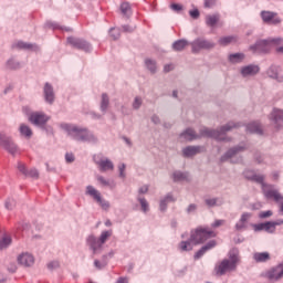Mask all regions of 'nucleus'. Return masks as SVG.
Wrapping results in <instances>:
<instances>
[{
	"instance_id": "obj_59",
	"label": "nucleus",
	"mask_w": 283,
	"mask_h": 283,
	"mask_svg": "<svg viewBox=\"0 0 283 283\" xmlns=\"http://www.w3.org/2000/svg\"><path fill=\"white\" fill-rule=\"evenodd\" d=\"M148 191V186H144L139 188L140 193H146Z\"/></svg>"
},
{
	"instance_id": "obj_4",
	"label": "nucleus",
	"mask_w": 283,
	"mask_h": 283,
	"mask_svg": "<svg viewBox=\"0 0 283 283\" xmlns=\"http://www.w3.org/2000/svg\"><path fill=\"white\" fill-rule=\"evenodd\" d=\"M247 178H250V179L261 184L262 185L263 195L268 199H273L275 202H281L283 200V196L276 189L268 188V186L264 184V176H262V175H254L252 177L247 176Z\"/></svg>"
},
{
	"instance_id": "obj_56",
	"label": "nucleus",
	"mask_w": 283,
	"mask_h": 283,
	"mask_svg": "<svg viewBox=\"0 0 283 283\" xmlns=\"http://www.w3.org/2000/svg\"><path fill=\"white\" fill-rule=\"evenodd\" d=\"M66 160L69 163H73L74 161V155L73 154H66Z\"/></svg>"
},
{
	"instance_id": "obj_49",
	"label": "nucleus",
	"mask_w": 283,
	"mask_h": 283,
	"mask_svg": "<svg viewBox=\"0 0 283 283\" xmlns=\"http://www.w3.org/2000/svg\"><path fill=\"white\" fill-rule=\"evenodd\" d=\"M49 269H59L60 263L57 261H53L51 263H49Z\"/></svg>"
},
{
	"instance_id": "obj_20",
	"label": "nucleus",
	"mask_w": 283,
	"mask_h": 283,
	"mask_svg": "<svg viewBox=\"0 0 283 283\" xmlns=\"http://www.w3.org/2000/svg\"><path fill=\"white\" fill-rule=\"evenodd\" d=\"M253 260L256 263L269 262L271 254L269 252H255L253 253Z\"/></svg>"
},
{
	"instance_id": "obj_6",
	"label": "nucleus",
	"mask_w": 283,
	"mask_h": 283,
	"mask_svg": "<svg viewBox=\"0 0 283 283\" xmlns=\"http://www.w3.org/2000/svg\"><path fill=\"white\" fill-rule=\"evenodd\" d=\"M233 127H237L233 123H229L227 126H224L220 132L219 130H210V129H203L201 133L202 136L212 137L214 139H223V134L226 132L231 130Z\"/></svg>"
},
{
	"instance_id": "obj_1",
	"label": "nucleus",
	"mask_w": 283,
	"mask_h": 283,
	"mask_svg": "<svg viewBox=\"0 0 283 283\" xmlns=\"http://www.w3.org/2000/svg\"><path fill=\"white\" fill-rule=\"evenodd\" d=\"M217 233L208 228L199 227L195 231L191 232L189 241H181L179 243V250L181 251H192V244H202L209 238L216 237Z\"/></svg>"
},
{
	"instance_id": "obj_14",
	"label": "nucleus",
	"mask_w": 283,
	"mask_h": 283,
	"mask_svg": "<svg viewBox=\"0 0 283 283\" xmlns=\"http://www.w3.org/2000/svg\"><path fill=\"white\" fill-rule=\"evenodd\" d=\"M18 261L22 266H33L35 260L32 254L23 253L18 258Z\"/></svg>"
},
{
	"instance_id": "obj_22",
	"label": "nucleus",
	"mask_w": 283,
	"mask_h": 283,
	"mask_svg": "<svg viewBox=\"0 0 283 283\" xmlns=\"http://www.w3.org/2000/svg\"><path fill=\"white\" fill-rule=\"evenodd\" d=\"M205 22L209 28H214L220 22V14H208Z\"/></svg>"
},
{
	"instance_id": "obj_35",
	"label": "nucleus",
	"mask_w": 283,
	"mask_h": 283,
	"mask_svg": "<svg viewBox=\"0 0 283 283\" xmlns=\"http://www.w3.org/2000/svg\"><path fill=\"white\" fill-rule=\"evenodd\" d=\"M108 105H109L108 96L106 94H102V105H101L102 111L105 112L107 109Z\"/></svg>"
},
{
	"instance_id": "obj_23",
	"label": "nucleus",
	"mask_w": 283,
	"mask_h": 283,
	"mask_svg": "<svg viewBox=\"0 0 283 283\" xmlns=\"http://www.w3.org/2000/svg\"><path fill=\"white\" fill-rule=\"evenodd\" d=\"M179 138L180 142H190L198 138V135H196V133L192 129H187L186 132L180 134Z\"/></svg>"
},
{
	"instance_id": "obj_34",
	"label": "nucleus",
	"mask_w": 283,
	"mask_h": 283,
	"mask_svg": "<svg viewBox=\"0 0 283 283\" xmlns=\"http://www.w3.org/2000/svg\"><path fill=\"white\" fill-rule=\"evenodd\" d=\"M112 234H113L112 230L102 232V235H99V241L102 242V244H105V242H107V239L112 237Z\"/></svg>"
},
{
	"instance_id": "obj_54",
	"label": "nucleus",
	"mask_w": 283,
	"mask_h": 283,
	"mask_svg": "<svg viewBox=\"0 0 283 283\" xmlns=\"http://www.w3.org/2000/svg\"><path fill=\"white\" fill-rule=\"evenodd\" d=\"M174 70V65L172 64H169V65H165L164 66V72H166V73H168V72H170V71H172Z\"/></svg>"
},
{
	"instance_id": "obj_15",
	"label": "nucleus",
	"mask_w": 283,
	"mask_h": 283,
	"mask_svg": "<svg viewBox=\"0 0 283 283\" xmlns=\"http://www.w3.org/2000/svg\"><path fill=\"white\" fill-rule=\"evenodd\" d=\"M214 247H217V242L214 240L209 241L206 245L196 252L195 260H199V258H202L207 251H211V249H214Z\"/></svg>"
},
{
	"instance_id": "obj_32",
	"label": "nucleus",
	"mask_w": 283,
	"mask_h": 283,
	"mask_svg": "<svg viewBox=\"0 0 283 283\" xmlns=\"http://www.w3.org/2000/svg\"><path fill=\"white\" fill-rule=\"evenodd\" d=\"M264 230L266 232L273 233L276 230V222L275 221H269L264 223Z\"/></svg>"
},
{
	"instance_id": "obj_43",
	"label": "nucleus",
	"mask_w": 283,
	"mask_h": 283,
	"mask_svg": "<svg viewBox=\"0 0 283 283\" xmlns=\"http://www.w3.org/2000/svg\"><path fill=\"white\" fill-rule=\"evenodd\" d=\"M189 15L192 18V19H198L200 17V12L198 9H195V10H191L189 11Z\"/></svg>"
},
{
	"instance_id": "obj_44",
	"label": "nucleus",
	"mask_w": 283,
	"mask_h": 283,
	"mask_svg": "<svg viewBox=\"0 0 283 283\" xmlns=\"http://www.w3.org/2000/svg\"><path fill=\"white\" fill-rule=\"evenodd\" d=\"M119 31L116 29L111 30V36L113 40H117L119 38Z\"/></svg>"
},
{
	"instance_id": "obj_40",
	"label": "nucleus",
	"mask_w": 283,
	"mask_h": 283,
	"mask_svg": "<svg viewBox=\"0 0 283 283\" xmlns=\"http://www.w3.org/2000/svg\"><path fill=\"white\" fill-rule=\"evenodd\" d=\"M242 149H243L242 147L232 148V149L228 150V153L226 154V157L231 158L238 153V150H242Z\"/></svg>"
},
{
	"instance_id": "obj_62",
	"label": "nucleus",
	"mask_w": 283,
	"mask_h": 283,
	"mask_svg": "<svg viewBox=\"0 0 283 283\" xmlns=\"http://www.w3.org/2000/svg\"><path fill=\"white\" fill-rule=\"evenodd\" d=\"M9 271H11V273H15V271H17V265H15V264H12V266L9 268Z\"/></svg>"
},
{
	"instance_id": "obj_45",
	"label": "nucleus",
	"mask_w": 283,
	"mask_h": 283,
	"mask_svg": "<svg viewBox=\"0 0 283 283\" xmlns=\"http://www.w3.org/2000/svg\"><path fill=\"white\" fill-rule=\"evenodd\" d=\"M205 8H212L216 6V0H205Z\"/></svg>"
},
{
	"instance_id": "obj_3",
	"label": "nucleus",
	"mask_w": 283,
	"mask_h": 283,
	"mask_svg": "<svg viewBox=\"0 0 283 283\" xmlns=\"http://www.w3.org/2000/svg\"><path fill=\"white\" fill-rule=\"evenodd\" d=\"M62 128H64V130L69 133V135L73 137V139L75 140L91 142V143H95L97 140L96 137L86 128H81L74 125H69V124H63Z\"/></svg>"
},
{
	"instance_id": "obj_53",
	"label": "nucleus",
	"mask_w": 283,
	"mask_h": 283,
	"mask_svg": "<svg viewBox=\"0 0 283 283\" xmlns=\"http://www.w3.org/2000/svg\"><path fill=\"white\" fill-rule=\"evenodd\" d=\"M224 224V220H216L213 223H212V227L217 228V227H220Z\"/></svg>"
},
{
	"instance_id": "obj_47",
	"label": "nucleus",
	"mask_w": 283,
	"mask_h": 283,
	"mask_svg": "<svg viewBox=\"0 0 283 283\" xmlns=\"http://www.w3.org/2000/svg\"><path fill=\"white\" fill-rule=\"evenodd\" d=\"M125 169H126L125 164L119 165V177L125 178Z\"/></svg>"
},
{
	"instance_id": "obj_41",
	"label": "nucleus",
	"mask_w": 283,
	"mask_h": 283,
	"mask_svg": "<svg viewBox=\"0 0 283 283\" xmlns=\"http://www.w3.org/2000/svg\"><path fill=\"white\" fill-rule=\"evenodd\" d=\"M14 48L29 50V49L32 48V45H31V44H27V43H24V42H19V43H17V44L14 45Z\"/></svg>"
},
{
	"instance_id": "obj_42",
	"label": "nucleus",
	"mask_w": 283,
	"mask_h": 283,
	"mask_svg": "<svg viewBox=\"0 0 283 283\" xmlns=\"http://www.w3.org/2000/svg\"><path fill=\"white\" fill-rule=\"evenodd\" d=\"M272 216H273V211H271V210H266V211H263V212H260V213H259V217H260L261 219H265V218L272 217Z\"/></svg>"
},
{
	"instance_id": "obj_18",
	"label": "nucleus",
	"mask_w": 283,
	"mask_h": 283,
	"mask_svg": "<svg viewBox=\"0 0 283 283\" xmlns=\"http://www.w3.org/2000/svg\"><path fill=\"white\" fill-rule=\"evenodd\" d=\"M260 72V67L258 65H248L241 69L242 76H253Z\"/></svg>"
},
{
	"instance_id": "obj_30",
	"label": "nucleus",
	"mask_w": 283,
	"mask_h": 283,
	"mask_svg": "<svg viewBox=\"0 0 283 283\" xmlns=\"http://www.w3.org/2000/svg\"><path fill=\"white\" fill-rule=\"evenodd\" d=\"M244 54L242 53H235V54H231L229 55V61L232 63H240L244 60Z\"/></svg>"
},
{
	"instance_id": "obj_64",
	"label": "nucleus",
	"mask_w": 283,
	"mask_h": 283,
	"mask_svg": "<svg viewBox=\"0 0 283 283\" xmlns=\"http://www.w3.org/2000/svg\"><path fill=\"white\" fill-rule=\"evenodd\" d=\"M95 266L97 269H102L103 266L101 265V262L98 260H95Z\"/></svg>"
},
{
	"instance_id": "obj_31",
	"label": "nucleus",
	"mask_w": 283,
	"mask_h": 283,
	"mask_svg": "<svg viewBox=\"0 0 283 283\" xmlns=\"http://www.w3.org/2000/svg\"><path fill=\"white\" fill-rule=\"evenodd\" d=\"M232 42H237V38L235 36H224V38H221L219 40V44L222 45V46H227V45H229Z\"/></svg>"
},
{
	"instance_id": "obj_9",
	"label": "nucleus",
	"mask_w": 283,
	"mask_h": 283,
	"mask_svg": "<svg viewBox=\"0 0 283 283\" xmlns=\"http://www.w3.org/2000/svg\"><path fill=\"white\" fill-rule=\"evenodd\" d=\"M212 48H214V43L209 42L207 40L199 39V40H195L191 43L192 53H198L201 50H210Z\"/></svg>"
},
{
	"instance_id": "obj_57",
	"label": "nucleus",
	"mask_w": 283,
	"mask_h": 283,
	"mask_svg": "<svg viewBox=\"0 0 283 283\" xmlns=\"http://www.w3.org/2000/svg\"><path fill=\"white\" fill-rule=\"evenodd\" d=\"M30 176L34 177V178H38L39 177V172L38 170L33 169L31 170L30 172H28Z\"/></svg>"
},
{
	"instance_id": "obj_60",
	"label": "nucleus",
	"mask_w": 283,
	"mask_h": 283,
	"mask_svg": "<svg viewBox=\"0 0 283 283\" xmlns=\"http://www.w3.org/2000/svg\"><path fill=\"white\" fill-rule=\"evenodd\" d=\"M11 202L14 203L13 200L7 201L6 207H7L8 209H12V203H11Z\"/></svg>"
},
{
	"instance_id": "obj_50",
	"label": "nucleus",
	"mask_w": 283,
	"mask_h": 283,
	"mask_svg": "<svg viewBox=\"0 0 283 283\" xmlns=\"http://www.w3.org/2000/svg\"><path fill=\"white\" fill-rule=\"evenodd\" d=\"M97 181H99V184L104 185V186H108L109 182L102 176L97 177Z\"/></svg>"
},
{
	"instance_id": "obj_48",
	"label": "nucleus",
	"mask_w": 283,
	"mask_h": 283,
	"mask_svg": "<svg viewBox=\"0 0 283 283\" xmlns=\"http://www.w3.org/2000/svg\"><path fill=\"white\" fill-rule=\"evenodd\" d=\"M140 105H142V99H139L138 97H136V98L134 99L133 107H134V108H139Z\"/></svg>"
},
{
	"instance_id": "obj_37",
	"label": "nucleus",
	"mask_w": 283,
	"mask_h": 283,
	"mask_svg": "<svg viewBox=\"0 0 283 283\" xmlns=\"http://www.w3.org/2000/svg\"><path fill=\"white\" fill-rule=\"evenodd\" d=\"M186 178H187V175L181 172H174L172 175L174 181H181V180H185Z\"/></svg>"
},
{
	"instance_id": "obj_38",
	"label": "nucleus",
	"mask_w": 283,
	"mask_h": 283,
	"mask_svg": "<svg viewBox=\"0 0 283 283\" xmlns=\"http://www.w3.org/2000/svg\"><path fill=\"white\" fill-rule=\"evenodd\" d=\"M145 64L150 72H156V63L154 61L146 60Z\"/></svg>"
},
{
	"instance_id": "obj_19",
	"label": "nucleus",
	"mask_w": 283,
	"mask_h": 283,
	"mask_svg": "<svg viewBox=\"0 0 283 283\" xmlns=\"http://www.w3.org/2000/svg\"><path fill=\"white\" fill-rule=\"evenodd\" d=\"M54 91L51 84H44V99L46 103L52 104L54 102Z\"/></svg>"
},
{
	"instance_id": "obj_27",
	"label": "nucleus",
	"mask_w": 283,
	"mask_h": 283,
	"mask_svg": "<svg viewBox=\"0 0 283 283\" xmlns=\"http://www.w3.org/2000/svg\"><path fill=\"white\" fill-rule=\"evenodd\" d=\"M247 130L250 133L262 134V127L258 123H251L247 126Z\"/></svg>"
},
{
	"instance_id": "obj_61",
	"label": "nucleus",
	"mask_w": 283,
	"mask_h": 283,
	"mask_svg": "<svg viewBox=\"0 0 283 283\" xmlns=\"http://www.w3.org/2000/svg\"><path fill=\"white\" fill-rule=\"evenodd\" d=\"M117 283H128V280L126 277H120L117 280Z\"/></svg>"
},
{
	"instance_id": "obj_29",
	"label": "nucleus",
	"mask_w": 283,
	"mask_h": 283,
	"mask_svg": "<svg viewBox=\"0 0 283 283\" xmlns=\"http://www.w3.org/2000/svg\"><path fill=\"white\" fill-rule=\"evenodd\" d=\"M119 10L122 11V14L126 17L132 15V7L127 2L122 3V6L119 7Z\"/></svg>"
},
{
	"instance_id": "obj_2",
	"label": "nucleus",
	"mask_w": 283,
	"mask_h": 283,
	"mask_svg": "<svg viewBox=\"0 0 283 283\" xmlns=\"http://www.w3.org/2000/svg\"><path fill=\"white\" fill-rule=\"evenodd\" d=\"M240 262L239 253L235 250L229 252V259H223L221 262L216 264L214 273L216 275H226L231 271H237V266Z\"/></svg>"
},
{
	"instance_id": "obj_39",
	"label": "nucleus",
	"mask_w": 283,
	"mask_h": 283,
	"mask_svg": "<svg viewBox=\"0 0 283 283\" xmlns=\"http://www.w3.org/2000/svg\"><path fill=\"white\" fill-rule=\"evenodd\" d=\"M139 203L144 212H147L149 210V205L146 199H139Z\"/></svg>"
},
{
	"instance_id": "obj_55",
	"label": "nucleus",
	"mask_w": 283,
	"mask_h": 283,
	"mask_svg": "<svg viewBox=\"0 0 283 283\" xmlns=\"http://www.w3.org/2000/svg\"><path fill=\"white\" fill-rule=\"evenodd\" d=\"M254 229H255L256 231L264 230V223L255 224V226H254Z\"/></svg>"
},
{
	"instance_id": "obj_12",
	"label": "nucleus",
	"mask_w": 283,
	"mask_h": 283,
	"mask_svg": "<svg viewBox=\"0 0 283 283\" xmlns=\"http://www.w3.org/2000/svg\"><path fill=\"white\" fill-rule=\"evenodd\" d=\"M66 42H69V44L73 45L75 49H80L84 51L91 50V45L84 40H80L76 38H69Z\"/></svg>"
},
{
	"instance_id": "obj_11",
	"label": "nucleus",
	"mask_w": 283,
	"mask_h": 283,
	"mask_svg": "<svg viewBox=\"0 0 283 283\" xmlns=\"http://www.w3.org/2000/svg\"><path fill=\"white\" fill-rule=\"evenodd\" d=\"M29 119L34 125L42 126L50 120V117L44 113L35 112L31 114Z\"/></svg>"
},
{
	"instance_id": "obj_13",
	"label": "nucleus",
	"mask_w": 283,
	"mask_h": 283,
	"mask_svg": "<svg viewBox=\"0 0 283 283\" xmlns=\"http://www.w3.org/2000/svg\"><path fill=\"white\" fill-rule=\"evenodd\" d=\"M95 164L99 166V170L107 171L114 169V164L109 159H99L98 156L94 157Z\"/></svg>"
},
{
	"instance_id": "obj_25",
	"label": "nucleus",
	"mask_w": 283,
	"mask_h": 283,
	"mask_svg": "<svg viewBox=\"0 0 283 283\" xmlns=\"http://www.w3.org/2000/svg\"><path fill=\"white\" fill-rule=\"evenodd\" d=\"M188 45H189V43L187 41L179 40L172 44V50L176 52H180V51H184L186 49V46H188Z\"/></svg>"
},
{
	"instance_id": "obj_10",
	"label": "nucleus",
	"mask_w": 283,
	"mask_h": 283,
	"mask_svg": "<svg viewBox=\"0 0 283 283\" xmlns=\"http://www.w3.org/2000/svg\"><path fill=\"white\" fill-rule=\"evenodd\" d=\"M261 19L264 23L272 25H276L282 22V20L279 18V14L271 11H262Z\"/></svg>"
},
{
	"instance_id": "obj_16",
	"label": "nucleus",
	"mask_w": 283,
	"mask_h": 283,
	"mask_svg": "<svg viewBox=\"0 0 283 283\" xmlns=\"http://www.w3.org/2000/svg\"><path fill=\"white\" fill-rule=\"evenodd\" d=\"M86 244L91 247V249L93 250V253H96V251H98L103 247L101 239H96L94 235H91L88 237V239H86Z\"/></svg>"
},
{
	"instance_id": "obj_52",
	"label": "nucleus",
	"mask_w": 283,
	"mask_h": 283,
	"mask_svg": "<svg viewBox=\"0 0 283 283\" xmlns=\"http://www.w3.org/2000/svg\"><path fill=\"white\" fill-rule=\"evenodd\" d=\"M217 203V200L216 199H207L206 200V205L209 206V207H212Z\"/></svg>"
},
{
	"instance_id": "obj_51",
	"label": "nucleus",
	"mask_w": 283,
	"mask_h": 283,
	"mask_svg": "<svg viewBox=\"0 0 283 283\" xmlns=\"http://www.w3.org/2000/svg\"><path fill=\"white\" fill-rule=\"evenodd\" d=\"M18 168H19V170H20L21 172H23L24 175H28V170H27L24 164H19Z\"/></svg>"
},
{
	"instance_id": "obj_33",
	"label": "nucleus",
	"mask_w": 283,
	"mask_h": 283,
	"mask_svg": "<svg viewBox=\"0 0 283 283\" xmlns=\"http://www.w3.org/2000/svg\"><path fill=\"white\" fill-rule=\"evenodd\" d=\"M20 132H21V134L23 135V136H27V137H31L32 136V129L29 127V126H27V125H24V124H22L21 126H20Z\"/></svg>"
},
{
	"instance_id": "obj_58",
	"label": "nucleus",
	"mask_w": 283,
	"mask_h": 283,
	"mask_svg": "<svg viewBox=\"0 0 283 283\" xmlns=\"http://www.w3.org/2000/svg\"><path fill=\"white\" fill-rule=\"evenodd\" d=\"M196 209H197L196 205H190V206H188L187 211L191 212V211H195Z\"/></svg>"
},
{
	"instance_id": "obj_8",
	"label": "nucleus",
	"mask_w": 283,
	"mask_h": 283,
	"mask_svg": "<svg viewBox=\"0 0 283 283\" xmlns=\"http://www.w3.org/2000/svg\"><path fill=\"white\" fill-rule=\"evenodd\" d=\"M86 193L91 195V197H93V199H95V201L99 203V207H102V209L107 210L109 208V202L102 199L101 192L96 190L94 187H86Z\"/></svg>"
},
{
	"instance_id": "obj_28",
	"label": "nucleus",
	"mask_w": 283,
	"mask_h": 283,
	"mask_svg": "<svg viewBox=\"0 0 283 283\" xmlns=\"http://www.w3.org/2000/svg\"><path fill=\"white\" fill-rule=\"evenodd\" d=\"M12 242V239L10 235L6 234L1 240H0V251H2V249H7V247H10Z\"/></svg>"
},
{
	"instance_id": "obj_36",
	"label": "nucleus",
	"mask_w": 283,
	"mask_h": 283,
	"mask_svg": "<svg viewBox=\"0 0 283 283\" xmlns=\"http://www.w3.org/2000/svg\"><path fill=\"white\" fill-rule=\"evenodd\" d=\"M168 201H174V198L171 196H167L164 200L160 201L159 207L161 211L166 210Z\"/></svg>"
},
{
	"instance_id": "obj_46",
	"label": "nucleus",
	"mask_w": 283,
	"mask_h": 283,
	"mask_svg": "<svg viewBox=\"0 0 283 283\" xmlns=\"http://www.w3.org/2000/svg\"><path fill=\"white\" fill-rule=\"evenodd\" d=\"M170 9L174 10V11H176V12H179V11H181L184 8H182L181 4H176V3H174V4L170 6Z\"/></svg>"
},
{
	"instance_id": "obj_24",
	"label": "nucleus",
	"mask_w": 283,
	"mask_h": 283,
	"mask_svg": "<svg viewBox=\"0 0 283 283\" xmlns=\"http://www.w3.org/2000/svg\"><path fill=\"white\" fill-rule=\"evenodd\" d=\"M201 151V147H196V146H188L182 149V155L185 157H192L196 154H199Z\"/></svg>"
},
{
	"instance_id": "obj_5",
	"label": "nucleus",
	"mask_w": 283,
	"mask_h": 283,
	"mask_svg": "<svg viewBox=\"0 0 283 283\" xmlns=\"http://www.w3.org/2000/svg\"><path fill=\"white\" fill-rule=\"evenodd\" d=\"M283 43L282 38L262 40L255 44V46H251L252 50L258 52L268 53L272 46L280 45Z\"/></svg>"
},
{
	"instance_id": "obj_21",
	"label": "nucleus",
	"mask_w": 283,
	"mask_h": 283,
	"mask_svg": "<svg viewBox=\"0 0 283 283\" xmlns=\"http://www.w3.org/2000/svg\"><path fill=\"white\" fill-rule=\"evenodd\" d=\"M0 145H2L7 150H9L13 155L18 151V148L13 144V142L6 137H3L2 140H0Z\"/></svg>"
},
{
	"instance_id": "obj_7",
	"label": "nucleus",
	"mask_w": 283,
	"mask_h": 283,
	"mask_svg": "<svg viewBox=\"0 0 283 283\" xmlns=\"http://www.w3.org/2000/svg\"><path fill=\"white\" fill-rule=\"evenodd\" d=\"M265 277H266V280H269V282H279V280H282V277H283V262L281 264H279L277 266L269 270L265 273Z\"/></svg>"
},
{
	"instance_id": "obj_26",
	"label": "nucleus",
	"mask_w": 283,
	"mask_h": 283,
	"mask_svg": "<svg viewBox=\"0 0 283 283\" xmlns=\"http://www.w3.org/2000/svg\"><path fill=\"white\" fill-rule=\"evenodd\" d=\"M251 218L250 213H242L241 218H240V222L235 224V228L238 230L243 229L245 227L247 221Z\"/></svg>"
},
{
	"instance_id": "obj_17",
	"label": "nucleus",
	"mask_w": 283,
	"mask_h": 283,
	"mask_svg": "<svg viewBox=\"0 0 283 283\" xmlns=\"http://www.w3.org/2000/svg\"><path fill=\"white\" fill-rule=\"evenodd\" d=\"M271 119L276 125V128L281 127L283 125V111L273 109V112L271 113Z\"/></svg>"
},
{
	"instance_id": "obj_63",
	"label": "nucleus",
	"mask_w": 283,
	"mask_h": 283,
	"mask_svg": "<svg viewBox=\"0 0 283 283\" xmlns=\"http://www.w3.org/2000/svg\"><path fill=\"white\" fill-rule=\"evenodd\" d=\"M124 30L126 32H133L135 30V28H130V27H124Z\"/></svg>"
}]
</instances>
